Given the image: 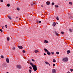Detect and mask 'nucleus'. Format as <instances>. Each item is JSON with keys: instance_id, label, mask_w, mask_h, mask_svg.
<instances>
[{"instance_id": "1", "label": "nucleus", "mask_w": 73, "mask_h": 73, "mask_svg": "<svg viewBox=\"0 0 73 73\" xmlns=\"http://www.w3.org/2000/svg\"><path fill=\"white\" fill-rule=\"evenodd\" d=\"M30 64L33 68V69L34 71H36L37 70V67L36 65L33 64V63L32 62H31Z\"/></svg>"}, {"instance_id": "2", "label": "nucleus", "mask_w": 73, "mask_h": 73, "mask_svg": "<svg viewBox=\"0 0 73 73\" xmlns=\"http://www.w3.org/2000/svg\"><path fill=\"white\" fill-rule=\"evenodd\" d=\"M69 60V59L67 57H65V58H62V61L63 62H68V60Z\"/></svg>"}, {"instance_id": "3", "label": "nucleus", "mask_w": 73, "mask_h": 73, "mask_svg": "<svg viewBox=\"0 0 73 73\" xmlns=\"http://www.w3.org/2000/svg\"><path fill=\"white\" fill-rule=\"evenodd\" d=\"M17 68H18V69H20L21 68V65H17Z\"/></svg>"}, {"instance_id": "4", "label": "nucleus", "mask_w": 73, "mask_h": 73, "mask_svg": "<svg viewBox=\"0 0 73 73\" xmlns=\"http://www.w3.org/2000/svg\"><path fill=\"white\" fill-rule=\"evenodd\" d=\"M52 73H56V70L55 69H54L52 70Z\"/></svg>"}, {"instance_id": "5", "label": "nucleus", "mask_w": 73, "mask_h": 73, "mask_svg": "<svg viewBox=\"0 0 73 73\" xmlns=\"http://www.w3.org/2000/svg\"><path fill=\"white\" fill-rule=\"evenodd\" d=\"M6 62L7 63H9V60L8 58H6Z\"/></svg>"}, {"instance_id": "6", "label": "nucleus", "mask_w": 73, "mask_h": 73, "mask_svg": "<svg viewBox=\"0 0 73 73\" xmlns=\"http://www.w3.org/2000/svg\"><path fill=\"white\" fill-rule=\"evenodd\" d=\"M50 2L49 1H47L46 2V4H47V5H50Z\"/></svg>"}, {"instance_id": "7", "label": "nucleus", "mask_w": 73, "mask_h": 73, "mask_svg": "<svg viewBox=\"0 0 73 73\" xmlns=\"http://www.w3.org/2000/svg\"><path fill=\"white\" fill-rule=\"evenodd\" d=\"M31 6H33V5H34V4H35V3H33V2H32L31 3Z\"/></svg>"}, {"instance_id": "8", "label": "nucleus", "mask_w": 73, "mask_h": 73, "mask_svg": "<svg viewBox=\"0 0 73 73\" xmlns=\"http://www.w3.org/2000/svg\"><path fill=\"white\" fill-rule=\"evenodd\" d=\"M18 48H19V49H23V47H22V46H18Z\"/></svg>"}, {"instance_id": "9", "label": "nucleus", "mask_w": 73, "mask_h": 73, "mask_svg": "<svg viewBox=\"0 0 73 73\" xmlns=\"http://www.w3.org/2000/svg\"><path fill=\"white\" fill-rule=\"evenodd\" d=\"M44 43H48V41L46 40H44Z\"/></svg>"}, {"instance_id": "10", "label": "nucleus", "mask_w": 73, "mask_h": 73, "mask_svg": "<svg viewBox=\"0 0 73 73\" xmlns=\"http://www.w3.org/2000/svg\"><path fill=\"white\" fill-rule=\"evenodd\" d=\"M46 53L48 55H50V52L48 51Z\"/></svg>"}, {"instance_id": "11", "label": "nucleus", "mask_w": 73, "mask_h": 73, "mask_svg": "<svg viewBox=\"0 0 73 73\" xmlns=\"http://www.w3.org/2000/svg\"><path fill=\"white\" fill-rule=\"evenodd\" d=\"M56 25V23H55V22L53 23L52 25H53V27L55 26V25Z\"/></svg>"}, {"instance_id": "12", "label": "nucleus", "mask_w": 73, "mask_h": 73, "mask_svg": "<svg viewBox=\"0 0 73 73\" xmlns=\"http://www.w3.org/2000/svg\"><path fill=\"white\" fill-rule=\"evenodd\" d=\"M44 50L45 51V52H47L48 50H47L45 48H44Z\"/></svg>"}, {"instance_id": "13", "label": "nucleus", "mask_w": 73, "mask_h": 73, "mask_svg": "<svg viewBox=\"0 0 73 73\" xmlns=\"http://www.w3.org/2000/svg\"><path fill=\"white\" fill-rule=\"evenodd\" d=\"M67 52L68 54H69V53H70V50H68Z\"/></svg>"}, {"instance_id": "14", "label": "nucleus", "mask_w": 73, "mask_h": 73, "mask_svg": "<svg viewBox=\"0 0 73 73\" xmlns=\"http://www.w3.org/2000/svg\"><path fill=\"white\" fill-rule=\"evenodd\" d=\"M69 4L70 5H72V4H73V3H72V2H69Z\"/></svg>"}, {"instance_id": "15", "label": "nucleus", "mask_w": 73, "mask_h": 73, "mask_svg": "<svg viewBox=\"0 0 73 73\" xmlns=\"http://www.w3.org/2000/svg\"><path fill=\"white\" fill-rule=\"evenodd\" d=\"M38 52H39V51H38L37 50H35L34 51L35 53H37Z\"/></svg>"}, {"instance_id": "16", "label": "nucleus", "mask_w": 73, "mask_h": 73, "mask_svg": "<svg viewBox=\"0 0 73 73\" xmlns=\"http://www.w3.org/2000/svg\"><path fill=\"white\" fill-rule=\"evenodd\" d=\"M8 17L9 18L10 20H12V19L11 18V17L9 16H8Z\"/></svg>"}, {"instance_id": "17", "label": "nucleus", "mask_w": 73, "mask_h": 73, "mask_svg": "<svg viewBox=\"0 0 73 73\" xmlns=\"http://www.w3.org/2000/svg\"><path fill=\"white\" fill-rule=\"evenodd\" d=\"M55 7H56V8H58V5H55Z\"/></svg>"}, {"instance_id": "18", "label": "nucleus", "mask_w": 73, "mask_h": 73, "mask_svg": "<svg viewBox=\"0 0 73 73\" xmlns=\"http://www.w3.org/2000/svg\"><path fill=\"white\" fill-rule=\"evenodd\" d=\"M45 64H47V65H49V63H48V62H45Z\"/></svg>"}, {"instance_id": "19", "label": "nucleus", "mask_w": 73, "mask_h": 73, "mask_svg": "<svg viewBox=\"0 0 73 73\" xmlns=\"http://www.w3.org/2000/svg\"><path fill=\"white\" fill-rule=\"evenodd\" d=\"M7 7H10V4H8L7 5Z\"/></svg>"}, {"instance_id": "20", "label": "nucleus", "mask_w": 73, "mask_h": 73, "mask_svg": "<svg viewBox=\"0 0 73 73\" xmlns=\"http://www.w3.org/2000/svg\"><path fill=\"white\" fill-rule=\"evenodd\" d=\"M7 41H9V37H8L7 38Z\"/></svg>"}, {"instance_id": "21", "label": "nucleus", "mask_w": 73, "mask_h": 73, "mask_svg": "<svg viewBox=\"0 0 73 73\" xmlns=\"http://www.w3.org/2000/svg\"><path fill=\"white\" fill-rule=\"evenodd\" d=\"M69 31L70 32H72V29H70Z\"/></svg>"}, {"instance_id": "22", "label": "nucleus", "mask_w": 73, "mask_h": 73, "mask_svg": "<svg viewBox=\"0 0 73 73\" xmlns=\"http://www.w3.org/2000/svg\"><path fill=\"white\" fill-rule=\"evenodd\" d=\"M56 60L54 59H53V62H56Z\"/></svg>"}, {"instance_id": "23", "label": "nucleus", "mask_w": 73, "mask_h": 73, "mask_svg": "<svg viewBox=\"0 0 73 73\" xmlns=\"http://www.w3.org/2000/svg\"><path fill=\"white\" fill-rule=\"evenodd\" d=\"M56 19L57 20H59V18H58V17H56Z\"/></svg>"}, {"instance_id": "24", "label": "nucleus", "mask_w": 73, "mask_h": 73, "mask_svg": "<svg viewBox=\"0 0 73 73\" xmlns=\"http://www.w3.org/2000/svg\"><path fill=\"white\" fill-rule=\"evenodd\" d=\"M29 72L30 73H31L32 72V70L31 69L29 70Z\"/></svg>"}, {"instance_id": "25", "label": "nucleus", "mask_w": 73, "mask_h": 73, "mask_svg": "<svg viewBox=\"0 0 73 73\" xmlns=\"http://www.w3.org/2000/svg\"><path fill=\"white\" fill-rule=\"evenodd\" d=\"M17 11H20V8H17Z\"/></svg>"}, {"instance_id": "26", "label": "nucleus", "mask_w": 73, "mask_h": 73, "mask_svg": "<svg viewBox=\"0 0 73 73\" xmlns=\"http://www.w3.org/2000/svg\"><path fill=\"white\" fill-rule=\"evenodd\" d=\"M1 57L2 58H4V56H3V55H1Z\"/></svg>"}, {"instance_id": "27", "label": "nucleus", "mask_w": 73, "mask_h": 73, "mask_svg": "<svg viewBox=\"0 0 73 73\" xmlns=\"http://www.w3.org/2000/svg\"><path fill=\"white\" fill-rule=\"evenodd\" d=\"M0 31L1 32V33H3V30H2V29H0Z\"/></svg>"}, {"instance_id": "28", "label": "nucleus", "mask_w": 73, "mask_h": 73, "mask_svg": "<svg viewBox=\"0 0 73 73\" xmlns=\"http://www.w3.org/2000/svg\"><path fill=\"white\" fill-rule=\"evenodd\" d=\"M61 33L62 35H64V32H63L62 31V32H61Z\"/></svg>"}, {"instance_id": "29", "label": "nucleus", "mask_w": 73, "mask_h": 73, "mask_svg": "<svg viewBox=\"0 0 73 73\" xmlns=\"http://www.w3.org/2000/svg\"><path fill=\"white\" fill-rule=\"evenodd\" d=\"M55 34H56V35H57V36H59L58 34V33H57V32L55 33Z\"/></svg>"}, {"instance_id": "30", "label": "nucleus", "mask_w": 73, "mask_h": 73, "mask_svg": "<svg viewBox=\"0 0 73 73\" xmlns=\"http://www.w3.org/2000/svg\"><path fill=\"white\" fill-rule=\"evenodd\" d=\"M56 54H59V52H56Z\"/></svg>"}, {"instance_id": "31", "label": "nucleus", "mask_w": 73, "mask_h": 73, "mask_svg": "<svg viewBox=\"0 0 73 73\" xmlns=\"http://www.w3.org/2000/svg\"><path fill=\"white\" fill-rule=\"evenodd\" d=\"M52 5H54V3L53 2H52Z\"/></svg>"}, {"instance_id": "32", "label": "nucleus", "mask_w": 73, "mask_h": 73, "mask_svg": "<svg viewBox=\"0 0 73 73\" xmlns=\"http://www.w3.org/2000/svg\"><path fill=\"white\" fill-rule=\"evenodd\" d=\"M23 53H25V51L24 50H23Z\"/></svg>"}, {"instance_id": "33", "label": "nucleus", "mask_w": 73, "mask_h": 73, "mask_svg": "<svg viewBox=\"0 0 73 73\" xmlns=\"http://www.w3.org/2000/svg\"><path fill=\"white\" fill-rule=\"evenodd\" d=\"M51 54H52V55H53L54 54V52H51Z\"/></svg>"}, {"instance_id": "34", "label": "nucleus", "mask_w": 73, "mask_h": 73, "mask_svg": "<svg viewBox=\"0 0 73 73\" xmlns=\"http://www.w3.org/2000/svg\"><path fill=\"white\" fill-rule=\"evenodd\" d=\"M29 68H30V69H31V70H32V67L30 66L29 67Z\"/></svg>"}, {"instance_id": "35", "label": "nucleus", "mask_w": 73, "mask_h": 73, "mask_svg": "<svg viewBox=\"0 0 73 73\" xmlns=\"http://www.w3.org/2000/svg\"><path fill=\"white\" fill-rule=\"evenodd\" d=\"M13 49L15 50V47H13Z\"/></svg>"}, {"instance_id": "36", "label": "nucleus", "mask_w": 73, "mask_h": 73, "mask_svg": "<svg viewBox=\"0 0 73 73\" xmlns=\"http://www.w3.org/2000/svg\"><path fill=\"white\" fill-rule=\"evenodd\" d=\"M70 71L71 72H73V69H70Z\"/></svg>"}, {"instance_id": "37", "label": "nucleus", "mask_w": 73, "mask_h": 73, "mask_svg": "<svg viewBox=\"0 0 73 73\" xmlns=\"http://www.w3.org/2000/svg\"><path fill=\"white\" fill-rule=\"evenodd\" d=\"M1 3H3V0H1Z\"/></svg>"}, {"instance_id": "38", "label": "nucleus", "mask_w": 73, "mask_h": 73, "mask_svg": "<svg viewBox=\"0 0 73 73\" xmlns=\"http://www.w3.org/2000/svg\"><path fill=\"white\" fill-rule=\"evenodd\" d=\"M53 66H56V64H53Z\"/></svg>"}, {"instance_id": "39", "label": "nucleus", "mask_w": 73, "mask_h": 73, "mask_svg": "<svg viewBox=\"0 0 73 73\" xmlns=\"http://www.w3.org/2000/svg\"><path fill=\"white\" fill-rule=\"evenodd\" d=\"M32 61H33L34 62H35V61L34 60V59H32Z\"/></svg>"}, {"instance_id": "40", "label": "nucleus", "mask_w": 73, "mask_h": 73, "mask_svg": "<svg viewBox=\"0 0 73 73\" xmlns=\"http://www.w3.org/2000/svg\"><path fill=\"white\" fill-rule=\"evenodd\" d=\"M38 22L39 23H41V21H39Z\"/></svg>"}, {"instance_id": "41", "label": "nucleus", "mask_w": 73, "mask_h": 73, "mask_svg": "<svg viewBox=\"0 0 73 73\" xmlns=\"http://www.w3.org/2000/svg\"><path fill=\"white\" fill-rule=\"evenodd\" d=\"M36 23H38V21L36 20Z\"/></svg>"}, {"instance_id": "42", "label": "nucleus", "mask_w": 73, "mask_h": 73, "mask_svg": "<svg viewBox=\"0 0 73 73\" xmlns=\"http://www.w3.org/2000/svg\"><path fill=\"white\" fill-rule=\"evenodd\" d=\"M5 27H6V28H7V25H5Z\"/></svg>"}, {"instance_id": "43", "label": "nucleus", "mask_w": 73, "mask_h": 73, "mask_svg": "<svg viewBox=\"0 0 73 73\" xmlns=\"http://www.w3.org/2000/svg\"><path fill=\"white\" fill-rule=\"evenodd\" d=\"M54 33H56L57 32H56V31H54Z\"/></svg>"}, {"instance_id": "44", "label": "nucleus", "mask_w": 73, "mask_h": 73, "mask_svg": "<svg viewBox=\"0 0 73 73\" xmlns=\"http://www.w3.org/2000/svg\"><path fill=\"white\" fill-rule=\"evenodd\" d=\"M43 54H44V55H46V54L45 53H44Z\"/></svg>"}, {"instance_id": "45", "label": "nucleus", "mask_w": 73, "mask_h": 73, "mask_svg": "<svg viewBox=\"0 0 73 73\" xmlns=\"http://www.w3.org/2000/svg\"><path fill=\"white\" fill-rule=\"evenodd\" d=\"M1 27H2L1 28L2 29H4L3 28V26H2Z\"/></svg>"}, {"instance_id": "46", "label": "nucleus", "mask_w": 73, "mask_h": 73, "mask_svg": "<svg viewBox=\"0 0 73 73\" xmlns=\"http://www.w3.org/2000/svg\"><path fill=\"white\" fill-rule=\"evenodd\" d=\"M71 17H69L70 19H71Z\"/></svg>"}, {"instance_id": "47", "label": "nucleus", "mask_w": 73, "mask_h": 73, "mask_svg": "<svg viewBox=\"0 0 73 73\" xmlns=\"http://www.w3.org/2000/svg\"><path fill=\"white\" fill-rule=\"evenodd\" d=\"M67 73H70V72H69V71H68Z\"/></svg>"}, {"instance_id": "48", "label": "nucleus", "mask_w": 73, "mask_h": 73, "mask_svg": "<svg viewBox=\"0 0 73 73\" xmlns=\"http://www.w3.org/2000/svg\"><path fill=\"white\" fill-rule=\"evenodd\" d=\"M16 19H18V17H16Z\"/></svg>"}, {"instance_id": "49", "label": "nucleus", "mask_w": 73, "mask_h": 73, "mask_svg": "<svg viewBox=\"0 0 73 73\" xmlns=\"http://www.w3.org/2000/svg\"><path fill=\"white\" fill-rule=\"evenodd\" d=\"M41 7H43V6L42 5H41Z\"/></svg>"}, {"instance_id": "50", "label": "nucleus", "mask_w": 73, "mask_h": 73, "mask_svg": "<svg viewBox=\"0 0 73 73\" xmlns=\"http://www.w3.org/2000/svg\"><path fill=\"white\" fill-rule=\"evenodd\" d=\"M48 65H49V66H50V64H48Z\"/></svg>"}, {"instance_id": "51", "label": "nucleus", "mask_w": 73, "mask_h": 73, "mask_svg": "<svg viewBox=\"0 0 73 73\" xmlns=\"http://www.w3.org/2000/svg\"><path fill=\"white\" fill-rule=\"evenodd\" d=\"M57 23V24H58V23Z\"/></svg>"}, {"instance_id": "52", "label": "nucleus", "mask_w": 73, "mask_h": 73, "mask_svg": "<svg viewBox=\"0 0 73 73\" xmlns=\"http://www.w3.org/2000/svg\"><path fill=\"white\" fill-rule=\"evenodd\" d=\"M66 0V1H67L68 0Z\"/></svg>"}, {"instance_id": "53", "label": "nucleus", "mask_w": 73, "mask_h": 73, "mask_svg": "<svg viewBox=\"0 0 73 73\" xmlns=\"http://www.w3.org/2000/svg\"><path fill=\"white\" fill-rule=\"evenodd\" d=\"M0 59H1V58H0Z\"/></svg>"}]
</instances>
